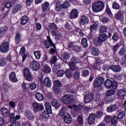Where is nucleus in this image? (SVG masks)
<instances>
[{
    "mask_svg": "<svg viewBox=\"0 0 126 126\" xmlns=\"http://www.w3.org/2000/svg\"><path fill=\"white\" fill-rule=\"evenodd\" d=\"M92 7L94 12H99V11L103 10L104 7H105V5H104L103 1H98V2L94 3L92 5Z\"/></svg>",
    "mask_w": 126,
    "mask_h": 126,
    "instance_id": "nucleus-1",
    "label": "nucleus"
},
{
    "mask_svg": "<svg viewBox=\"0 0 126 126\" xmlns=\"http://www.w3.org/2000/svg\"><path fill=\"white\" fill-rule=\"evenodd\" d=\"M104 86H105L106 88L107 89H110L111 87L113 88V89H117L118 88V82L116 81H113L107 79L104 82Z\"/></svg>",
    "mask_w": 126,
    "mask_h": 126,
    "instance_id": "nucleus-2",
    "label": "nucleus"
},
{
    "mask_svg": "<svg viewBox=\"0 0 126 126\" xmlns=\"http://www.w3.org/2000/svg\"><path fill=\"white\" fill-rule=\"evenodd\" d=\"M108 39V35L105 33H102L99 35L97 40L94 41V44L96 46H101L102 43Z\"/></svg>",
    "mask_w": 126,
    "mask_h": 126,
    "instance_id": "nucleus-3",
    "label": "nucleus"
},
{
    "mask_svg": "<svg viewBox=\"0 0 126 126\" xmlns=\"http://www.w3.org/2000/svg\"><path fill=\"white\" fill-rule=\"evenodd\" d=\"M73 97L71 94H65L62 97V102L63 104L68 105L71 104L73 101H74Z\"/></svg>",
    "mask_w": 126,
    "mask_h": 126,
    "instance_id": "nucleus-4",
    "label": "nucleus"
},
{
    "mask_svg": "<svg viewBox=\"0 0 126 126\" xmlns=\"http://www.w3.org/2000/svg\"><path fill=\"white\" fill-rule=\"evenodd\" d=\"M104 81H105V79L104 78L99 77L96 78L93 82V86L94 88H98L100 87L101 85H102L103 83H104Z\"/></svg>",
    "mask_w": 126,
    "mask_h": 126,
    "instance_id": "nucleus-5",
    "label": "nucleus"
},
{
    "mask_svg": "<svg viewBox=\"0 0 126 126\" xmlns=\"http://www.w3.org/2000/svg\"><path fill=\"white\" fill-rule=\"evenodd\" d=\"M9 51V43L5 42L0 45V52L1 53H7Z\"/></svg>",
    "mask_w": 126,
    "mask_h": 126,
    "instance_id": "nucleus-6",
    "label": "nucleus"
},
{
    "mask_svg": "<svg viewBox=\"0 0 126 126\" xmlns=\"http://www.w3.org/2000/svg\"><path fill=\"white\" fill-rule=\"evenodd\" d=\"M62 117L64 123L66 124H71L72 123V118L68 113H64Z\"/></svg>",
    "mask_w": 126,
    "mask_h": 126,
    "instance_id": "nucleus-7",
    "label": "nucleus"
},
{
    "mask_svg": "<svg viewBox=\"0 0 126 126\" xmlns=\"http://www.w3.org/2000/svg\"><path fill=\"white\" fill-rule=\"evenodd\" d=\"M24 76L28 81H32L33 80V77H32V75H31V73L28 68H25L24 69Z\"/></svg>",
    "mask_w": 126,
    "mask_h": 126,
    "instance_id": "nucleus-8",
    "label": "nucleus"
},
{
    "mask_svg": "<svg viewBox=\"0 0 126 126\" xmlns=\"http://www.w3.org/2000/svg\"><path fill=\"white\" fill-rule=\"evenodd\" d=\"M32 106L33 107V111L34 113H37V112H39V111H43V110H44V106L41 103L34 102Z\"/></svg>",
    "mask_w": 126,
    "mask_h": 126,
    "instance_id": "nucleus-9",
    "label": "nucleus"
},
{
    "mask_svg": "<svg viewBox=\"0 0 126 126\" xmlns=\"http://www.w3.org/2000/svg\"><path fill=\"white\" fill-rule=\"evenodd\" d=\"M43 44L46 49H49V48H51V46L53 47L54 45H55L50 36H47V39L44 41Z\"/></svg>",
    "mask_w": 126,
    "mask_h": 126,
    "instance_id": "nucleus-10",
    "label": "nucleus"
},
{
    "mask_svg": "<svg viewBox=\"0 0 126 126\" xmlns=\"http://www.w3.org/2000/svg\"><path fill=\"white\" fill-rule=\"evenodd\" d=\"M80 26L82 25H86L89 23V19L88 17L83 15L80 17V21L79 22Z\"/></svg>",
    "mask_w": 126,
    "mask_h": 126,
    "instance_id": "nucleus-11",
    "label": "nucleus"
},
{
    "mask_svg": "<svg viewBox=\"0 0 126 126\" xmlns=\"http://www.w3.org/2000/svg\"><path fill=\"white\" fill-rule=\"evenodd\" d=\"M30 67L32 70L37 71L40 69V64L36 61L32 62L31 63Z\"/></svg>",
    "mask_w": 126,
    "mask_h": 126,
    "instance_id": "nucleus-12",
    "label": "nucleus"
},
{
    "mask_svg": "<svg viewBox=\"0 0 126 126\" xmlns=\"http://www.w3.org/2000/svg\"><path fill=\"white\" fill-rule=\"evenodd\" d=\"M96 118V114L94 113H91L88 117V124L89 125H93L95 123V119Z\"/></svg>",
    "mask_w": 126,
    "mask_h": 126,
    "instance_id": "nucleus-13",
    "label": "nucleus"
},
{
    "mask_svg": "<svg viewBox=\"0 0 126 126\" xmlns=\"http://www.w3.org/2000/svg\"><path fill=\"white\" fill-rule=\"evenodd\" d=\"M93 97H94V94H86L84 96L85 103H90V102L93 100Z\"/></svg>",
    "mask_w": 126,
    "mask_h": 126,
    "instance_id": "nucleus-14",
    "label": "nucleus"
},
{
    "mask_svg": "<svg viewBox=\"0 0 126 126\" xmlns=\"http://www.w3.org/2000/svg\"><path fill=\"white\" fill-rule=\"evenodd\" d=\"M77 17H78V10L76 9L72 10L70 13V19H75Z\"/></svg>",
    "mask_w": 126,
    "mask_h": 126,
    "instance_id": "nucleus-15",
    "label": "nucleus"
},
{
    "mask_svg": "<svg viewBox=\"0 0 126 126\" xmlns=\"http://www.w3.org/2000/svg\"><path fill=\"white\" fill-rule=\"evenodd\" d=\"M21 37H22L21 32L19 31L15 33V41L17 45H18V44L21 42Z\"/></svg>",
    "mask_w": 126,
    "mask_h": 126,
    "instance_id": "nucleus-16",
    "label": "nucleus"
},
{
    "mask_svg": "<svg viewBox=\"0 0 126 126\" xmlns=\"http://www.w3.org/2000/svg\"><path fill=\"white\" fill-rule=\"evenodd\" d=\"M54 2L55 3V10H56V11H62V9H63L62 3H61V2L59 0H55L54 1Z\"/></svg>",
    "mask_w": 126,
    "mask_h": 126,
    "instance_id": "nucleus-17",
    "label": "nucleus"
},
{
    "mask_svg": "<svg viewBox=\"0 0 126 126\" xmlns=\"http://www.w3.org/2000/svg\"><path fill=\"white\" fill-rule=\"evenodd\" d=\"M126 89H124L122 90H120L118 92L117 96L118 98H120V99H125V97H126Z\"/></svg>",
    "mask_w": 126,
    "mask_h": 126,
    "instance_id": "nucleus-18",
    "label": "nucleus"
},
{
    "mask_svg": "<svg viewBox=\"0 0 126 126\" xmlns=\"http://www.w3.org/2000/svg\"><path fill=\"white\" fill-rule=\"evenodd\" d=\"M9 78L11 82H17L18 81L17 78H16V74L14 72L10 73L9 75Z\"/></svg>",
    "mask_w": 126,
    "mask_h": 126,
    "instance_id": "nucleus-19",
    "label": "nucleus"
},
{
    "mask_svg": "<svg viewBox=\"0 0 126 126\" xmlns=\"http://www.w3.org/2000/svg\"><path fill=\"white\" fill-rule=\"evenodd\" d=\"M22 6L20 4H17L12 9V13L13 14H15V13H17V12H18V11H20L21 9H22Z\"/></svg>",
    "mask_w": 126,
    "mask_h": 126,
    "instance_id": "nucleus-20",
    "label": "nucleus"
},
{
    "mask_svg": "<svg viewBox=\"0 0 126 126\" xmlns=\"http://www.w3.org/2000/svg\"><path fill=\"white\" fill-rule=\"evenodd\" d=\"M26 117L30 121H34V115L31 111L27 110L25 111Z\"/></svg>",
    "mask_w": 126,
    "mask_h": 126,
    "instance_id": "nucleus-21",
    "label": "nucleus"
},
{
    "mask_svg": "<svg viewBox=\"0 0 126 126\" xmlns=\"http://www.w3.org/2000/svg\"><path fill=\"white\" fill-rule=\"evenodd\" d=\"M90 53L92 56L93 57H98L100 54L99 50L96 48L92 47L90 49Z\"/></svg>",
    "mask_w": 126,
    "mask_h": 126,
    "instance_id": "nucleus-22",
    "label": "nucleus"
},
{
    "mask_svg": "<svg viewBox=\"0 0 126 126\" xmlns=\"http://www.w3.org/2000/svg\"><path fill=\"white\" fill-rule=\"evenodd\" d=\"M115 18L119 20H123L124 19V12L122 10H119L115 15Z\"/></svg>",
    "mask_w": 126,
    "mask_h": 126,
    "instance_id": "nucleus-23",
    "label": "nucleus"
},
{
    "mask_svg": "<svg viewBox=\"0 0 126 126\" xmlns=\"http://www.w3.org/2000/svg\"><path fill=\"white\" fill-rule=\"evenodd\" d=\"M110 69L113 70L114 72H120L122 70L121 66L118 65H112L110 67Z\"/></svg>",
    "mask_w": 126,
    "mask_h": 126,
    "instance_id": "nucleus-24",
    "label": "nucleus"
},
{
    "mask_svg": "<svg viewBox=\"0 0 126 126\" xmlns=\"http://www.w3.org/2000/svg\"><path fill=\"white\" fill-rule=\"evenodd\" d=\"M50 3L48 1H46L45 3L42 4V11L46 12L50 9Z\"/></svg>",
    "mask_w": 126,
    "mask_h": 126,
    "instance_id": "nucleus-25",
    "label": "nucleus"
},
{
    "mask_svg": "<svg viewBox=\"0 0 126 126\" xmlns=\"http://www.w3.org/2000/svg\"><path fill=\"white\" fill-rule=\"evenodd\" d=\"M1 113L2 114V116L4 118H7L9 115V112H8V110L7 108L5 107H2L1 109Z\"/></svg>",
    "mask_w": 126,
    "mask_h": 126,
    "instance_id": "nucleus-26",
    "label": "nucleus"
},
{
    "mask_svg": "<svg viewBox=\"0 0 126 126\" xmlns=\"http://www.w3.org/2000/svg\"><path fill=\"white\" fill-rule=\"evenodd\" d=\"M51 105L56 109H59V108L61 107V103H60V102L56 99H53L52 100Z\"/></svg>",
    "mask_w": 126,
    "mask_h": 126,
    "instance_id": "nucleus-27",
    "label": "nucleus"
},
{
    "mask_svg": "<svg viewBox=\"0 0 126 126\" xmlns=\"http://www.w3.org/2000/svg\"><path fill=\"white\" fill-rule=\"evenodd\" d=\"M44 84L46 87L50 88L52 86V81L50 78H45L44 80Z\"/></svg>",
    "mask_w": 126,
    "mask_h": 126,
    "instance_id": "nucleus-28",
    "label": "nucleus"
},
{
    "mask_svg": "<svg viewBox=\"0 0 126 126\" xmlns=\"http://www.w3.org/2000/svg\"><path fill=\"white\" fill-rule=\"evenodd\" d=\"M99 23L98 22H94L93 24L90 26V31L91 32H93L94 30H96L98 28V25Z\"/></svg>",
    "mask_w": 126,
    "mask_h": 126,
    "instance_id": "nucleus-29",
    "label": "nucleus"
},
{
    "mask_svg": "<svg viewBox=\"0 0 126 126\" xmlns=\"http://www.w3.org/2000/svg\"><path fill=\"white\" fill-rule=\"evenodd\" d=\"M116 110L117 105L116 104L112 105L107 108V111L108 113H112V112H115Z\"/></svg>",
    "mask_w": 126,
    "mask_h": 126,
    "instance_id": "nucleus-30",
    "label": "nucleus"
},
{
    "mask_svg": "<svg viewBox=\"0 0 126 126\" xmlns=\"http://www.w3.org/2000/svg\"><path fill=\"white\" fill-rule=\"evenodd\" d=\"M45 106L46 110V111L48 112L49 114H52V106L49 102H46L45 103Z\"/></svg>",
    "mask_w": 126,
    "mask_h": 126,
    "instance_id": "nucleus-31",
    "label": "nucleus"
},
{
    "mask_svg": "<svg viewBox=\"0 0 126 126\" xmlns=\"http://www.w3.org/2000/svg\"><path fill=\"white\" fill-rule=\"evenodd\" d=\"M35 98L38 101H43L44 100V95L40 93H36L35 94Z\"/></svg>",
    "mask_w": 126,
    "mask_h": 126,
    "instance_id": "nucleus-32",
    "label": "nucleus"
},
{
    "mask_svg": "<svg viewBox=\"0 0 126 126\" xmlns=\"http://www.w3.org/2000/svg\"><path fill=\"white\" fill-rule=\"evenodd\" d=\"M23 111H24V105L23 103L20 102L18 106V113H23Z\"/></svg>",
    "mask_w": 126,
    "mask_h": 126,
    "instance_id": "nucleus-33",
    "label": "nucleus"
},
{
    "mask_svg": "<svg viewBox=\"0 0 126 126\" xmlns=\"http://www.w3.org/2000/svg\"><path fill=\"white\" fill-rule=\"evenodd\" d=\"M29 20V18H28V17L27 16H24L21 20V24L22 25H25V24L28 22Z\"/></svg>",
    "mask_w": 126,
    "mask_h": 126,
    "instance_id": "nucleus-34",
    "label": "nucleus"
},
{
    "mask_svg": "<svg viewBox=\"0 0 126 126\" xmlns=\"http://www.w3.org/2000/svg\"><path fill=\"white\" fill-rule=\"evenodd\" d=\"M73 78L75 79V80H79L80 78V72L78 71H75L73 75Z\"/></svg>",
    "mask_w": 126,
    "mask_h": 126,
    "instance_id": "nucleus-35",
    "label": "nucleus"
},
{
    "mask_svg": "<svg viewBox=\"0 0 126 126\" xmlns=\"http://www.w3.org/2000/svg\"><path fill=\"white\" fill-rule=\"evenodd\" d=\"M58 29V27L55 23H50L48 26L49 30H57Z\"/></svg>",
    "mask_w": 126,
    "mask_h": 126,
    "instance_id": "nucleus-36",
    "label": "nucleus"
},
{
    "mask_svg": "<svg viewBox=\"0 0 126 126\" xmlns=\"http://www.w3.org/2000/svg\"><path fill=\"white\" fill-rule=\"evenodd\" d=\"M64 73L67 78L70 79L71 78V77L72 76V74L71 72V70L69 69H67L65 70L64 72Z\"/></svg>",
    "mask_w": 126,
    "mask_h": 126,
    "instance_id": "nucleus-37",
    "label": "nucleus"
},
{
    "mask_svg": "<svg viewBox=\"0 0 126 126\" xmlns=\"http://www.w3.org/2000/svg\"><path fill=\"white\" fill-rule=\"evenodd\" d=\"M49 114H50L49 113L48 111H44L42 113V119H44L45 120H48L49 119V117H50V115Z\"/></svg>",
    "mask_w": 126,
    "mask_h": 126,
    "instance_id": "nucleus-38",
    "label": "nucleus"
},
{
    "mask_svg": "<svg viewBox=\"0 0 126 126\" xmlns=\"http://www.w3.org/2000/svg\"><path fill=\"white\" fill-rule=\"evenodd\" d=\"M53 48H51L49 53L51 55H54V54H56L57 53V47H56V44H53V46H52Z\"/></svg>",
    "mask_w": 126,
    "mask_h": 126,
    "instance_id": "nucleus-39",
    "label": "nucleus"
},
{
    "mask_svg": "<svg viewBox=\"0 0 126 126\" xmlns=\"http://www.w3.org/2000/svg\"><path fill=\"white\" fill-rule=\"evenodd\" d=\"M81 43L84 48H87L88 47V43H87V39L86 38H82Z\"/></svg>",
    "mask_w": 126,
    "mask_h": 126,
    "instance_id": "nucleus-40",
    "label": "nucleus"
},
{
    "mask_svg": "<svg viewBox=\"0 0 126 126\" xmlns=\"http://www.w3.org/2000/svg\"><path fill=\"white\" fill-rule=\"evenodd\" d=\"M90 73V72L88 69L83 70L82 71V76H83L84 77H86V76H88L89 75V74Z\"/></svg>",
    "mask_w": 126,
    "mask_h": 126,
    "instance_id": "nucleus-41",
    "label": "nucleus"
},
{
    "mask_svg": "<svg viewBox=\"0 0 126 126\" xmlns=\"http://www.w3.org/2000/svg\"><path fill=\"white\" fill-rule=\"evenodd\" d=\"M73 51H75L76 53H79V52H81L82 49L80 46L78 45H75L73 47Z\"/></svg>",
    "mask_w": 126,
    "mask_h": 126,
    "instance_id": "nucleus-42",
    "label": "nucleus"
},
{
    "mask_svg": "<svg viewBox=\"0 0 126 126\" xmlns=\"http://www.w3.org/2000/svg\"><path fill=\"white\" fill-rule=\"evenodd\" d=\"M103 116V112L101 111H98L96 112L95 117L96 119H100Z\"/></svg>",
    "mask_w": 126,
    "mask_h": 126,
    "instance_id": "nucleus-43",
    "label": "nucleus"
},
{
    "mask_svg": "<svg viewBox=\"0 0 126 126\" xmlns=\"http://www.w3.org/2000/svg\"><path fill=\"white\" fill-rule=\"evenodd\" d=\"M108 28L106 26H102L99 28V32L100 33H105V32H107V30Z\"/></svg>",
    "mask_w": 126,
    "mask_h": 126,
    "instance_id": "nucleus-44",
    "label": "nucleus"
},
{
    "mask_svg": "<svg viewBox=\"0 0 126 126\" xmlns=\"http://www.w3.org/2000/svg\"><path fill=\"white\" fill-rule=\"evenodd\" d=\"M71 62L70 63H80V60L77 57H73L71 59Z\"/></svg>",
    "mask_w": 126,
    "mask_h": 126,
    "instance_id": "nucleus-45",
    "label": "nucleus"
},
{
    "mask_svg": "<svg viewBox=\"0 0 126 126\" xmlns=\"http://www.w3.org/2000/svg\"><path fill=\"white\" fill-rule=\"evenodd\" d=\"M112 8H114V9H120L121 6L118 2H114L112 4Z\"/></svg>",
    "mask_w": 126,
    "mask_h": 126,
    "instance_id": "nucleus-46",
    "label": "nucleus"
},
{
    "mask_svg": "<svg viewBox=\"0 0 126 126\" xmlns=\"http://www.w3.org/2000/svg\"><path fill=\"white\" fill-rule=\"evenodd\" d=\"M34 55L37 60H40V58H41V51H36L34 52Z\"/></svg>",
    "mask_w": 126,
    "mask_h": 126,
    "instance_id": "nucleus-47",
    "label": "nucleus"
},
{
    "mask_svg": "<svg viewBox=\"0 0 126 126\" xmlns=\"http://www.w3.org/2000/svg\"><path fill=\"white\" fill-rule=\"evenodd\" d=\"M115 94V90L113 89L109 90L106 93V96L109 97V96H112Z\"/></svg>",
    "mask_w": 126,
    "mask_h": 126,
    "instance_id": "nucleus-48",
    "label": "nucleus"
},
{
    "mask_svg": "<svg viewBox=\"0 0 126 126\" xmlns=\"http://www.w3.org/2000/svg\"><path fill=\"white\" fill-rule=\"evenodd\" d=\"M125 54H126V49L125 47H123L119 51L118 54L119 56H125Z\"/></svg>",
    "mask_w": 126,
    "mask_h": 126,
    "instance_id": "nucleus-49",
    "label": "nucleus"
},
{
    "mask_svg": "<svg viewBox=\"0 0 126 126\" xmlns=\"http://www.w3.org/2000/svg\"><path fill=\"white\" fill-rule=\"evenodd\" d=\"M77 121L80 125H83L84 122L83 121V117L82 115H80L77 118Z\"/></svg>",
    "mask_w": 126,
    "mask_h": 126,
    "instance_id": "nucleus-50",
    "label": "nucleus"
},
{
    "mask_svg": "<svg viewBox=\"0 0 126 126\" xmlns=\"http://www.w3.org/2000/svg\"><path fill=\"white\" fill-rule=\"evenodd\" d=\"M0 30L3 33H6L8 31V27L6 26H4L0 28Z\"/></svg>",
    "mask_w": 126,
    "mask_h": 126,
    "instance_id": "nucleus-51",
    "label": "nucleus"
},
{
    "mask_svg": "<svg viewBox=\"0 0 126 126\" xmlns=\"http://www.w3.org/2000/svg\"><path fill=\"white\" fill-rule=\"evenodd\" d=\"M118 118L117 116H114L112 119H111V124L112 125H116V124H117L118 123Z\"/></svg>",
    "mask_w": 126,
    "mask_h": 126,
    "instance_id": "nucleus-52",
    "label": "nucleus"
},
{
    "mask_svg": "<svg viewBox=\"0 0 126 126\" xmlns=\"http://www.w3.org/2000/svg\"><path fill=\"white\" fill-rule=\"evenodd\" d=\"M69 65L70 66V68L72 71H74L76 69L75 68V64L72 63H69Z\"/></svg>",
    "mask_w": 126,
    "mask_h": 126,
    "instance_id": "nucleus-53",
    "label": "nucleus"
},
{
    "mask_svg": "<svg viewBox=\"0 0 126 126\" xmlns=\"http://www.w3.org/2000/svg\"><path fill=\"white\" fill-rule=\"evenodd\" d=\"M124 117H125V112L124 111H121L117 116V118L119 120H122Z\"/></svg>",
    "mask_w": 126,
    "mask_h": 126,
    "instance_id": "nucleus-54",
    "label": "nucleus"
},
{
    "mask_svg": "<svg viewBox=\"0 0 126 126\" xmlns=\"http://www.w3.org/2000/svg\"><path fill=\"white\" fill-rule=\"evenodd\" d=\"M79 114H81V112L77 110V109H74L73 112L72 113V115L74 117H76V116H78V115H79Z\"/></svg>",
    "mask_w": 126,
    "mask_h": 126,
    "instance_id": "nucleus-55",
    "label": "nucleus"
},
{
    "mask_svg": "<svg viewBox=\"0 0 126 126\" xmlns=\"http://www.w3.org/2000/svg\"><path fill=\"white\" fill-rule=\"evenodd\" d=\"M120 46H121V45L117 44L113 46L112 50H113L114 53H116L117 52V51H118V50H119L120 49Z\"/></svg>",
    "mask_w": 126,
    "mask_h": 126,
    "instance_id": "nucleus-56",
    "label": "nucleus"
},
{
    "mask_svg": "<svg viewBox=\"0 0 126 126\" xmlns=\"http://www.w3.org/2000/svg\"><path fill=\"white\" fill-rule=\"evenodd\" d=\"M57 76L59 77H62L64 74V71L63 70H58L57 72Z\"/></svg>",
    "mask_w": 126,
    "mask_h": 126,
    "instance_id": "nucleus-57",
    "label": "nucleus"
},
{
    "mask_svg": "<svg viewBox=\"0 0 126 126\" xmlns=\"http://www.w3.org/2000/svg\"><path fill=\"white\" fill-rule=\"evenodd\" d=\"M44 69L46 73H50L51 72V68L47 64L44 65Z\"/></svg>",
    "mask_w": 126,
    "mask_h": 126,
    "instance_id": "nucleus-58",
    "label": "nucleus"
},
{
    "mask_svg": "<svg viewBox=\"0 0 126 126\" xmlns=\"http://www.w3.org/2000/svg\"><path fill=\"white\" fill-rule=\"evenodd\" d=\"M104 122L105 123H110V122H112V117H111L110 116H106L104 118Z\"/></svg>",
    "mask_w": 126,
    "mask_h": 126,
    "instance_id": "nucleus-59",
    "label": "nucleus"
},
{
    "mask_svg": "<svg viewBox=\"0 0 126 126\" xmlns=\"http://www.w3.org/2000/svg\"><path fill=\"white\" fill-rule=\"evenodd\" d=\"M6 63V60H5V58H2L0 59V65L1 66L2 65H4Z\"/></svg>",
    "mask_w": 126,
    "mask_h": 126,
    "instance_id": "nucleus-60",
    "label": "nucleus"
},
{
    "mask_svg": "<svg viewBox=\"0 0 126 126\" xmlns=\"http://www.w3.org/2000/svg\"><path fill=\"white\" fill-rule=\"evenodd\" d=\"M70 6V5L69 4V3L68 2H64L62 4V8H67Z\"/></svg>",
    "mask_w": 126,
    "mask_h": 126,
    "instance_id": "nucleus-61",
    "label": "nucleus"
},
{
    "mask_svg": "<svg viewBox=\"0 0 126 126\" xmlns=\"http://www.w3.org/2000/svg\"><path fill=\"white\" fill-rule=\"evenodd\" d=\"M56 40L58 41H60L61 39H62V33L61 32H57V34L55 36Z\"/></svg>",
    "mask_w": 126,
    "mask_h": 126,
    "instance_id": "nucleus-62",
    "label": "nucleus"
},
{
    "mask_svg": "<svg viewBox=\"0 0 126 126\" xmlns=\"http://www.w3.org/2000/svg\"><path fill=\"white\" fill-rule=\"evenodd\" d=\"M54 84L57 87H62V82L59 80H55L54 81Z\"/></svg>",
    "mask_w": 126,
    "mask_h": 126,
    "instance_id": "nucleus-63",
    "label": "nucleus"
},
{
    "mask_svg": "<svg viewBox=\"0 0 126 126\" xmlns=\"http://www.w3.org/2000/svg\"><path fill=\"white\" fill-rule=\"evenodd\" d=\"M83 108H84V106H83V105H82L81 104H79L78 105H76L75 109L76 110H77L78 111H79L81 113V111H82V109H83Z\"/></svg>",
    "mask_w": 126,
    "mask_h": 126,
    "instance_id": "nucleus-64",
    "label": "nucleus"
}]
</instances>
